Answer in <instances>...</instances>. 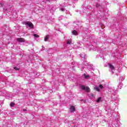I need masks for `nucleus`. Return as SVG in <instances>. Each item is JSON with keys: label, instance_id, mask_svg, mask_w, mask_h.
<instances>
[{"label": "nucleus", "instance_id": "nucleus-1", "mask_svg": "<svg viewBox=\"0 0 127 127\" xmlns=\"http://www.w3.org/2000/svg\"><path fill=\"white\" fill-rule=\"evenodd\" d=\"M80 89L84 90V91H86L87 93H89L90 91H91L90 88L88 86H85V85H80Z\"/></svg>", "mask_w": 127, "mask_h": 127}, {"label": "nucleus", "instance_id": "nucleus-2", "mask_svg": "<svg viewBox=\"0 0 127 127\" xmlns=\"http://www.w3.org/2000/svg\"><path fill=\"white\" fill-rule=\"evenodd\" d=\"M25 25H28L29 27L31 29L34 28V26L33 25V24H32V22L30 21H27L25 23Z\"/></svg>", "mask_w": 127, "mask_h": 127}, {"label": "nucleus", "instance_id": "nucleus-3", "mask_svg": "<svg viewBox=\"0 0 127 127\" xmlns=\"http://www.w3.org/2000/svg\"><path fill=\"white\" fill-rule=\"evenodd\" d=\"M17 41H18V42H25V40L22 38H17Z\"/></svg>", "mask_w": 127, "mask_h": 127}, {"label": "nucleus", "instance_id": "nucleus-4", "mask_svg": "<svg viewBox=\"0 0 127 127\" xmlns=\"http://www.w3.org/2000/svg\"><path fill=\"white\" fill-rule=\"evenodd\" d=\"M70 112L71 113H73V112H75L76 111L75 107L73 106H70Z\"/></svg>", "mask_w": 127, "mask_h": 127}, {"label": "nucleus", "instance_id": "nucleus-5", "mask_svg": "<svg viewBox=\"0 0 127 127\" xmlns=\"http://www.w3.org/2000/svg\"><path fill=\"white\" fill-rule=\"evenodd\" d=\"M76 25L78 26V28H77L78 29L81 28V27H82V22H78Z\"/></svg>", "mask_w": 127, "mask_h": 127}, {"label": "nucleus", "instance_id": "nucleus-6", "mask_svg": "<svg viewBox=\"0 0 127 127\" xmlns=\"http://www.w3.org/2000/svg\"><path fill=\"white\" fill-rule=\"evenodd\" d=\"M109 66L110 68H111V69L112 70V71H113V70H114L115 69V66H114V65H113V64H109Z\"/></svg>", "mask_w": 127, "mask_h": 127}, {"label": "nucleus", "instance_id": "nucleus-7", "mask_svg": "<svg viewBox=\"0 0 127 127\" xmlns=\"http://www.w3.org/2000/svg\"><path fill=\"white\" fill-rule=\"evenodd\" d=\"M72 33L73 35H78V32H77L76 30H73L72 31Z\"/></svg>", "mask_w": 127, "mask_h": 127}, {"label": "nucleus", "instance_id": "nucleus-8", "mask_svg": "<svg viewBox=\"0 0 127 127\" xmlns=\"http://www.w3.org/2000/svg\"><path fill=\"white\" fill-rule=\"evenodd\" d=\"M49 37H50L49 35L46 36V37L45 38L44 41H48V39H49Z\"/></svg>", "mask_w": 127, "mask_h": 127}, {"label": "nucleus", "instance_id": "nucleus-9", "mask_svg": "<svg viewBox=\"0 0 127 127\" xmlns=\"http://www.w3.org/2000/svg\"><path fill=\"white\" fill-rule=\"evenodd\" d=\"M95 90H96V91H97V92H100V89H99V87L98 86H95L94 87Z\"/></svg>", "mask_w": 127, "mask_h": 127}, {"label": "nucleus", "instance_id": "nucleus-10", "mask_svg": "<svg viewBox=\"0 0 127 127\" xmlns=\"http://www.w3.org/2000/svg\"><path fill=\"white\" fill-rule=\"evenodd\" d=\"M71 43H72V41H71L70 40H68L66 41V44H71Z\"/></svg>", "mask_w": 127, "mask_h": 127}, {"label": "nucleus", "instance_id": "nucleus-11", "mask_svg": "<svg viewBox=\"0 0 127 127\" xmlns=\"http://www.w3.org/2000/svg\"><path fill=\"white\" fill-rule=\"evenodd\" d=\"M101 100H102V97L98 98L96 101L97 103H100V102H101Z\"/></svg>", "mask_w": 127, "mask_h": 127}, {"label": "nucleus", "instance_id": "nucleus-12", "mask_svg": "<svg viewBox=\"0 0 127 127\" xmlns=\"http://www.w3.org/2000/svg\"><path fill=\"white\" fill-rule=\"evenodd\" d=\"M80 56L83 59H85V54H80Z\"/></svg>", "mask_w": 127, "mask_h": 127}, {"label": "nucleus", "instance_id": "nucleus-13", "mask_svg": "<svg viewBox=\"0 0 127 127\" xmlns=\"http://www.w3.org/2000/svg\"><path fill=\"white\" fill-rule=\"evenodd\" d=\"M14 105H15V104L13 102H11L10 104V107H14Z\"/></svg>", "mask_w": 127, "mask_h": 127}, {"label": "nucleus", "instance_id": "nucleus-14", "mask_svg": "<svg viewBox=\"0 0 127 127\" xmlns=\"http://www.w3.org/2000/svg\"><path fill=\"white\" fill-rule=\"evenodd\" d=\"M34 36L36 38H38V37H39V35H37V34H34Z\"/></svg>", "mask_w": 127, "mask_h": 127}, {"label": "nucleus", "instance_id": "nucleus-15", "mask_svg": "<svg viewBox=\"0 0 127 127\" xmlns=\"http://www.w3.org/2000/svg\"><path fill=\"white\" fill-rule=\"evenodd\" d=\"M13 69H14V70H16V71L19 70V68H18V67L15 66L13 67Z\"/></svg>", "mask_w": 127, "mask_h": 127}, {"label": "nucleus", "instance_id": "nucleus-16", "mask_svg": "<svg viewBox=\"0 0 127 127\" xmlns=\"http://www.w3.org/2000/svg\"><path fill=\"white\" fill-rule=\"evenodd\" d=\"M2 104H3V100L0 101V106H1Z\"/></svg>", "mask_w": 127, "mask_h": 127}, {"label": "nucleus", "instance_id": "nucleus-17", "mask_svg": "<svg viewBox=\"0 0 127 127\" xmlns=\"http://www.w3.org/2000/svg\"><path fill=\"white\" fill-rule=\"evenodd\" d=\"M124 79H125V78H124V77H123V76H121L120 77V80H121V81H123L124 80Z\"/></svg>", "mask_w": 127, "mask_h": 127}, {"label": "nucleus", "instance_id": "nucleus-18", "mask_svg": "<svg viewBox=\"0 0 127 127\" xmlns=\"http://www.w3.org/2000/svg\"><path fill=\"white\" fill-rule=\"evenodd\" d=\"M99 88H100V89H103L104 88L103 85H102L101 84L99 85Z\"/></svg>", "mask_w": 127, "mask_h": 127}, {"label": "nucleus", "instance_id": "nucleus-19", "mask_svg": "<svg viewBox=\"0 0 127 127\" xmlns=\"http://www.w3.org/2000/svg\"><path fill=\"white\" fill-rule=\"evenodd\" d=\"M60 10H61L62 11H65V8H62L60 9Z\"/></svg>", "mask_w": 127, "mask_h": 127}, {"label": "nucleus", "instance_id": "nucleus-20", "mask_svg": "<svg viewBox=\"0 0 127 127\" xmlns=\"http://www.w3.org/2000/svg\"><path fill=\"white\" fill-rule=\"evenodd\" d=\"M84 78L85 79H87V78H89V75H86L85 74H84Z\"/></svg>", "mask_w": 127, "mask_h": 127}, {"label": "nucleus", "instance_id": "nucleus-21", "mask_svg": "<svg viewBox=\"0 0 127 127\" xmlns=\"http://www.w3.org/2000/svg\"><path fill=\"white\" fill-rule=\"evenodd\" d=\"M100 5L99 3L96 4V7H100Z\"/></svg>", "mask_w": 127, "mask_h": 127}, {"label": "nucleus", "instance_id": "nucleus-22", "mask_svg": "<svg viewBox=\"0 0 127 127\" xmlns=\"http://www.w3.org/2000/svg\"><path fill=\"white\" fill-rule=\"evenodd\" d=\"M2 6H3V3H0V7H2Z\"/></svg>", "mask_w": 127, "mask_h": 127}, {"label": "nucleus", "instance_id": "nucleus-23", "mask_svg": "<svg viewBox=\"0 0 127 127\" xmlns=\"http://www.w3.org/2000/svg\"><path fill=\"white\" fill-rule=\"evenodd\" d=\"M3 10H7V8H3Z\"/></svg>", "mask_w": 127, "mask_h": 127}, {"label": "nucleus", "instance_id": "nucleus-24", "mask_svg": "<svg viewBox=\"0 0 127 127\" xmlns=\"http://www.w3.org/2000/svg\"><path fill=\"white\" fill-rule=\"evenodd\" d=\"M23 112H26L27 110H26V109H23Z\"/></svg>", "mask_w": 127, "mask_h": 127}, {"label": "nucleus", "instance_id": "nucleus-25", "mask_svg": "<svg viewBox=\"0 0 127 127\" xmlns=\"http://www.w3.org/2000/svg\"><path fill=\"white\" fill-rule=\"evenodd\" d=\"M80 101H81V102H82V101H84V100H83V99H82V100H81Z\"/></svg>", "mask_w": 127, "mask_h": 127}, {"label": "nucleus", "instance_id": "nucleus-26", "mask_svg": "<svg viewBox=\"0 0 127 127\" xmlns=\"http://www.w3.org/2000/svg\"><path fill=\"white\" fill-rule=\"evenodd\" d=\"M60 18H61V17H59V19H60Z\"/></svg>", "mask_w": 127, "mask_h": 127}, {"label": "nucleus", "instance_id": "nucleus-27", "mask_svg": "<svg viewBox=\"0 0 127 127\" xmlns=\"http://www.w3.org/2000/svg\"><path fill=\"white\" fill-rule=\"evenodd\" d=\"M91 96H94V95H93V94H92Z\"/></svg>", "mask_w": 127, "mask_h": 127}]
</instances>
